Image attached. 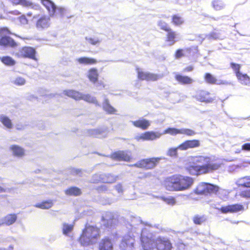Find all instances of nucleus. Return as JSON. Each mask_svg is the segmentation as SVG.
I'll return each mask as SVG.
<instances>
[{
  "label": "nucleus",
  "instance_id": "obj_1",
  "mask_svg": "<svg viewBox=\"0 0 250 250\" xmlns=\"http://www.w3.org/2000/svg\"><path fill=\"white\" fill-rule=\"evenodd\" d=\"M210 158L208 156H195L193 161L186 167L187 171L191 175L205 174L219 169L221 164L210 163Z\"/></svg>",
  "mask_w": 250,
  "mask_h": 250
},
{
  "label": "nucleus",
  "instance_id": "obj_2",
  "mask_svg": "<svg viewBox=\"0 0 250 250\" xmlns=\"http://www.w3.org/2000/svg\"><path fill=\"white\" fill-rule=\"evenodd\" d=\"M194 183L193 178L181 174H174L164 181V187L169 191H181L190 188Z\"/></svg>",
  "mask_w": 250,
  "mask_h": 250
},
{
  "label": "nucleus",
  "instance_id": "obj_3",
  "mask_svg": "<svg viewBox=\"0 0 250 250\" xmlns=\"http://www.w3.org/2000/svg\"><path fill=\"white\" fill-rule=\"evenodd\" d=\"M101 237L100 229L96 225L86 224L78 238V242L84 247L96 244Z\"/></svg>",
  "mask_w": 250,
  "mask_h": 250
},
{
  "label": "nucleus",
  "instance_id": "obj_4",
  "mask_svg": "<svg viewBox=\"0 0 250 250\" xmlns=\"http://www.w3.org/2000/svg\"><path fill=\"white\" fill-rule=\"evenodd\" d=\"M12 34L7 27H0V46L4 47L15 48L18 46L17 42L9 36Z\"/></svg>",
  "mask_w": 250,
  "mask_h": 250
},
{
  "label": "nucleus",
  "instance_id": "obj_5",
  "mask_svg": "<svg viewBox=\"0 0 250 250\" xmlns=\"http://www.w3.org/2000/svg\"><path fill=\"white\" fill-rule=\"evenodd\" d=\"M219 190L217 186L207 183H201L197 186L193 192L198 195L207 196L217 193Z\"/></svg>",
  "mask_w": 250,
  "mask_h": 250
},
{
  "label": "nucleus",
  "instance_id": "obj_6",
  "mask_svg": "<svg viewBox=\"0 0 250 250\" xmlns=\"http://www.w3.org/2000/svg\"><path fill=\"white\" fill-rule=\"evenodd\" d=\"M161 157H151L142 159L133 164L132 166L145 170L155 168L159 164Z\"/></svg>",
  "mask_w": 250,
  "mask_h": 250
},
{
  "label": "nucleus",
  "instance_id": "obj_7",
  "mask_svg": "<svg viewBox=\"0 0 250 250\" xmlns=\"http://www.w3.org/2000/svg\"><path fill=\"white\" fill-rule=\"evenodd\" d=\"M158 25L160 29L167 32L166 42L170 45H173L177 41L176 32L173 31L170 26L164 21H159Z\"/></svg>",
  "mask_w": 250,
  "mask_h": 250
},
{
  "label": "nucleus",
  "instance_id": "obj_8",
  "mask_svg": "<svg viewBox=\"0 0 250 250\" xmlns=\"http://www.w3.org/2000/svg\"><path fill=\"white\" fill-rule=\"evenodd\" d=\"M35 48L29 46H22L19 48L15 56L19 58H28L37 61Z\"/></svg>",
  "mask_w": 250,
  "mask_h": 250
},
{
  "label": "nucleus",
  "instance_id": "obj_9",
  "mask_svg": "<svg viewBox=\"0 0 250 250\" xmlns=\"http://www.w3.org/2000/svg\"><path fill=\"white\" fill-rule=\"evenodd\" d=\"M141 245L144 250H152L155 247V239L150 233L143 231L141 235Z\"/></svg>",
  "mask_w": 250,
  "mask_h": 250
},
{
  "label": "nucleus",
  "instance_id": "obj_10",
  "mask_svg": "<svg viewBox=\"0 0 250 250\" xmlns=\"http://www.w3.org/2000/svg\"><path fill=\"white\" fill-rule=\"evenodd\" d=\"M109 157L116 161H123L128 162L132 160L131 153L127 150H117L111 153Z\"/></svg>",
  "mask_w": 250,
  "mask_h": 250
},
{
  "label": "nucleus",
  "instance_id": "obj_11",
  "mask_svg": "<svg viewBox=\"0 0 250 250\" xmlns=\"http://www.w3.org/2000/svg\"><path fill=\"white\" fill-rule=\"evenodd\" d=\"M245 210L244 206L241 204H233L227 206H222L219 210L222 213H234L242 212Z\"/></svg>",
  "mask_w": 250,
  "mask_h": 250
},
{
  "label": "nucleus",
  "instance_id": "obj_12",
  "mask_svg": "<svg viewBox=\"0 0 250 250\" xmlns=\"http://www.w3.org/2000/svg\"><path fill=\"white\" fill-rule=\"evenodd\" d=\"M155 248L156 250H171L173 247L168 239L159 236L155 239Z\"/></svg>",
  "mask_w": 250,
  "mask_h": 250
},
{
  "label": "nucleus",
  "instance_id": "obj_13",
  "mask_svg": "<svg viewBox=\"0 0 250 250\" xmlns=\"http://www.w3.org/2000/svg\"><path fill=\"white\" fill-rule=\"evenodd\" d=\"M161 134L152 131H146L136 137L137 141H153L159 138Z\"/></svg>",
  "mask_w": 250,
  "mask_h": 250
},
{
  "label": "nucleus",
  "instance_id": "obj_14",
  "mask_svg": "<svg viewBox=\"0 0 250 250\" xmlns=\"http://www.w3.org/2000/svg\"><path fill=\"white\" fill-rule=\"evenodd\" d=\"M210 95L209 92L201 90L197 92L195 98L199 102L209 103L214 100L212 98L210 97Z\"/></svg>",
  "mask_w": 250,
  "mask_h": 250
},
{
  "label": "nucleus",
  "instance_id": "obj_15",
  "mask_svg": "<svg viewBox=\"0 0 250 250\" xmlns=\"http://www.w3.org/2000/svg\"><path fill=\"white\" fill-rule=\"evenodd\" d=\"M200 146V141L198 140L194 139L185 141L180 144L178 146V148L181 150H185L189 148L197 147Z\"/></svg>",
  "mask_w": 250,
  "mask_h": 250
},
{
  "label": "nucleus",
  "instance_id": "obj_16",
  "mask_svg": "<svg viewBox=\"0 0 250 250\" xmlns=\"http://www.w3.org/2000/svg\"><path fill=\"white\" fill-rule=\"evenodd\" d=\"M134 238L130 235L125 236L121 241L120 248L123 250H129L133 247Z\"/></svg>",
  "mask_w": 250,
  "mask_h": 250
},
{
  "label": "nucleus",
  "instance_id": "obj_17",
  "mask_svg": "<svg viewBox=\"0 0 250 250\" xmlns=\"http://www.w3.org/2000/svg\"><path fill=\"white\" fill-rule=\"evenodd\" d=\"M174 78L176 82L181 85H190L194 82L193 79L190 77L179 73L176 74Z\"/></svg>",
  "mask_w": 250,
  "mask_h": 250
},
{
  "label": "nucleus",
  "instance_id": "obj_18",
  "mask_svg": "<svg viewBox=\"0 0 250 250\" xmlns=\"http://www.w3.org/2000/svg\"><path fill=\"white\" fill-rule=\"evenodd\" d=\"M113 245L111 240L105 237L103 238L99 244V250H113Z\"/></svg>",
  "mask_w": 250,
  "mask_h": 250
},
{
  "label": "nucleus",
  "instance_id": "obj_19",
  "mask_svg": "<svg viewBox=\"0 0 250 250\" xmlns=\"http://www.w3.org/2000/svg\"><path fill=\"white\" fill-rule=\"evenodd\" d=\"M132 124L135 127L141 128L142 130L147 129L150 125L149 121L144 118L132 121Z\"/></svg>",
  "mask_w": 250,
  "mask_h": 250
},
{
  "label": "nucleus",
  "instance_id": "obj_20",
  "mask_svg": "<svg viewBox=\"0 0 250 250\" xmlns=\"http://www.w3.org/2000/svg\"><path fill=\"white\" fill-rule=\"evenodd\" d=\"M10 150L11 151L14 156L21 158L25 155V150L22 147L17 145H12L10 146Z\"/></svg>",
  "mask_w": 250,
  "mask_h": 250
},
{
  "label": "nucleus",
  "instance_id": "obj_21",
  "mask_svg": "<svg viewBox=\"0 0 250 250\" xmlns=\"http://www.w3.org/2000/svg\"><path fill=\"white\" fill-rule=\"evenodd\" d=\"M50 19L46 16L41 17L36 22V26L39 29H44L49 26Z\"/></svg>",
  "mask_w": 250,
  "mask_h": 250
},
{
  "label": "nucleus",
  "instance_id": "obj_22",
  "mask_svg": "<svg viewBox=\"0 0 250 250\" xmlns=\"http://www.w3.org/2000/svg\"><path fill=\"white\" fill-rule=\"evenodd\" d=\"M17 218V214L11 213L5 216L1 220L3 225L10 226L16 222Z\"/></svg>",
  "mask_w": 250,
  "mask_h": 250
},
{
  "label": "nucleus",
  "instance_id": "obj_23",
  "mask_svg": "<svg viewBox=\"0 0 250 250\" xmlns=\"http://www.w3.org/2000/svg\"><path fill=\"white\" fill-rule=\"evenodd\" d=\"M101 177L102 183L106 184L114 183L118 178V176H116L111 173L103 174Z\"/></svg>",
  "mask_w": 250,
  "mask_h": 250
},
{
  "label": "nucleus",
  "instance_id": "obj_24",
  "mask_svg": "<svg viewBox=\"0 0 250 250\" xmlns=\"http://www.w3.org/2000/svg\"><path fill=\"white\" fill-rule=\"evenodd\" d=\"M41 3L47 9L50 15H53L55 14L56 6L52 1L50 0H41Z\"/></svg>",
  "mask_w": 250,
  "mask_h": 250
},
{
  "label": "nucleus",
  "instance_id": "obj_25",
  "mask_svg": "<svg viewBox=\"0 0 250 250\" xmlns=\"http://www.w3.org/2000/svg\"><path fill=\"white\" fill-rule=\"evenodd\" d=\"M204 79L206 83L209 84H220L224 83L223 82L218 83L217 79L209 73H206L204 74Z\"/></svg>",
  "mask_w": 250,
  "mask_h": 250
},
{
  "label": "nucleus",
  "instance_id": "obj_26",
  "mask_svg": "<svg viewBox=\"0 0 250 250\" xmlns=\"http://www.w3.org/2000/svg\"><path fill=\"white\" fill-rule=\"evenodd\" d=\"M64 193L69 196H78L82 194L81 189L77 187H70L65 190Z\"/></svg>",
  "mask_w": 250,
  "mask_h": 250
},
{
  "label": "nucleus",
  "instance_id": "obj_27",
  "mask_svg": "<svg viewBox=\"0 0 250 250\" xmlns=\"http://www.w3.org/2000/svg\"><path fill=\"white\" fill-rule=\"evenodd\" d=\"M77 61L80 64L84 65H92L98 62L96 59L87 57H80L77 59Z\"/></svg>",
  "mask_w": 250,
  "mask_h": 250
},
{
  "label": "nucleus",
  "instance_id": "obj_28",
  "mask_svg": "<svg viewBox=\"0 0 250 250\" xmlns=\"http://www.w3.org/2000/svg\"><path fill=\"white\" fill-rule=\"evenodd\" d=\"M88 78L90 82L95 83L98 80L99 74L97 69L95 68H92L88 70Z\"/></svg>",
  "mask_w": 250,
  "mask_h": 250
},
{
  "label": "nucleus",
  "instance_id": "obj_29",
  "mask_svg": "<svg viewBox=\"0 0 250 250\" xmlns=\"http://www.w3.org/2000/svg\"><path fill=\"white\" fill-rule=\"evenodd\" d=\"M63 93L75 100H80L82 99V93L74 90H65L63 91Z\"/></svg>",
  "mask_w": 250,
  "mask_h": 250
},
{
  "label": "nucleus",
  "instance_id": "obj_30",
  "mask_svg": "<svg viewBox=\"0 0 250 250\" xmlns=\"http://www.w3.org/2000/svg\"><path fill=\"white\" fill-rule=\"evenodd\" d=\"M53 205V202L51 200L43 201L36 204L35 207L42 209H47L51 208Z\"/></svg>",
  "mask_w": 250,
  "mask_h": 250
},
{
  "label": "nucleus",
  "instance_id": "obj_31",
  "mask_svg": "<svg viewBox=\"0 0 250 250\" xmlns=\"http://www.w3.org/2000/svg\"><path fill=\"white\" fill-rule=\"evenodd\" d=\"M207 218L205 215L196 214L192 217V221L195 225H201L207 221Z\"/></svg>",
  "mask_w": 250,
  "mask_h": 250
},
{
  "label": "nucleus",
  "instance_id": "obj_32",
  "mask_svg": "<svg viewBox=\"0 0 250 250\" xmlns=\"http://www.w3.org/2000/svg\"><path fill=\"white\" fill-rule=\"evenodd\" d=\"M236 76L242 84L248 85L250 83V77L247 74H243L241 72Z\"/></svg>",
  "mask_w": 250,
  "mask_h": 250
},
{
  "label": "nucleus",
  "instance_id": "obj_33",
  "mask_svg": "<svg viewBox=\"0 0 250 250\" xmlns=\"http://www.w3.org/2000/svg\"><path fill=\"white\" fill-rule=\"evenodd\" d=\"M171 22L175 26H180L184 23V20L181 16L175 14L171 17Z\"/></svg>",
  "mask_w": 250,
  "mask_h": 250
},
{
  "label": "nucleus",
  "instance_id": "obj_34",
  "mask_svg": "<svg viewBox=\"0 0 250 250\" xmlns=\"http://www.w3.org/2000/svg\"><path fill=\"white\" fill-rule=\"evenodd\" d=\"M0 61L5 65L13 66L16 63L15 61L10 56H3L0 58Z\"/></svg>",
  "mask_w": 250,
  "mask_h": 250
},
{
  "label": "nucleus",
  "instance_id": "obj_35",
  "mask_svg": "<svg viewBox=\"0 0 250 250\" xmlns=\"http://www.w3.org/2000/svg\"><path fill=\"white\" fill-rule=\"evenodd\" d=\"M103 107L104 110L109 114H114L116 112V110L109 104L107 100L105 101Z\"/></svg>",
  "mask_w": 250,
  "mask_h": 250
},
{
  "label": "nucleus",
  "instance_id": "obj_36",
  "mask_svg": "<svg viewBox=\"0 0 250 250\" xmlns=\"http://www.w3.org/2000/svg\"><path fill=\"white\" fill-rule=\"evenodd\" d=\"M0 121L7 128L10 129L13 126L11 121L8 117L3 115L1 116L0 117Z\"/></svg>",
  "mask_w": 250,
  "mask_h": 250
},
{
  "label": "nucleus",
  "instance_id": "obj_37",
  "mask_svg": "<svg viewBox=\"0 0 250 250\" xmlns=\"http://www.w3.org/2000/svg\"><path fill=\"white\" fill-rule=\"evenodd\" d=\"M74 225L63 223L62 225V233L65 235H68L73 229Z\"/></svg>",
  "mask_w": 250,
  "mask_h": 250
},
{
  "label": "nucleus",
  "instance_id": "obj_38",
  "mask_svg": "<svg viewBox=\"0 0 250 250\" xmlns=\"http://www.w3.org/2000/svg\"><path fill=\"white\" fill-rule=\"evenodd\" d=\"M239 185L243 187L250 188V177L245 176L239 180Z\"/></svg>",
  "mask_w": 250,
  "mask_h": 250
},
{
  "label": "nucleus",
  "instance_id": "obj_39",
  "mask_svg": "<svg viewBox=\"0 0 250 250\" xmlns=\"http://www.w3.org/2000/svg\"><path fill=\"white\" fill-rule=\"evenodd\" d=\"M181 133V129H178L174 127H168L165 129L163 134H168L171 135H176L177 134H179Z\"/></svg>",
  "mask_w": 250,
  "mask_h": 250
},
{
  "label": "nucleus",
  "instance_id": "obj_40",
  "mask_svg": "<svg viewBox=\"0 0 250 250\" xmlns=\"http://www.w3.org/2000/svg\"><path fill=\"white\" fill-rule=\"evenodd\" d=\"M181 134H183L188 136H192L196 134L195 130L190 128H181Z\"/></svg>",
  "mask_w": 250,
  "mask_h": 250
},
{
  "label": "nucleus",
  "instance_id": "obj_41",
  "mask_svg": "<svg viewBox=\"0 0 250 250\" xmlns=\"http://www.w3.org/2000/svg\"><path fill=\"white\" fill-rule=\"evenodd\" d=\"M163 75L148 72L147 81H156L162 78Z\"/></svg>",
  "mask_w": 250,
  "mask_h": 250
},
{
  "label": "nucleus",
  "instance_id": "obj_42",
  "mask_svg": "<svg viewBox=\"0 0 250 250\" xmlns=\"http://www.w3.org/2000/svg\"><path fill=\"white\" fill-rule=\"evenodd\" d=\"M81 100H84L88 103H97L96 99L89 94L83 95V94H82Z\"/></svg>",
  "mask_w": 250,
  "mask_h": 250
},
{
  "label": "nucleus",
  "instance_id": "obj_43",
  "mask_svg": "<svg viewBox=\"0 0 250 250\" xmlns=\"http://www.w3.org/2000/svg\"><path fill=\"white\" fill-rule=\"evenodd\" d=\"M102 174H95L93 175L90 182L92 184H99L102 183Z\"/></svg>",
  "mask_w": 250,
  "mask_h": 250
},
{
  "label": "nucleus",
  "instance_id": "obj_44",
  "mask_svg": "<svg viewBox=\"0 0 250 250\" xmlns=\"http://www.w3.org/2000/svg\"><path fill=\"white\" fill-rule=\"evenodd\" d=\"M114 217H112L109 219H105L104 218H102V220L104 221V226L106 228H110L114 225Z\"/></svg>",
  "mask_w": 250,
  "mask_h": 250
},
{
  "label": "nucleus",
  "instance_id": "obj_45",
  "mask_svg": "<svg viewBox=\"0 0 250 250\" xmlns=\"http://www.w3.org/2000/svg\"><path fill=\"white\" fill-rule=\"evenodd\" d=\"M230 66L233 70L234 71L235 75H237L240 72L241 65L239 64L235 63L234 62H231L230 63Z\"/></svg>",
  "mask_w": 250,
  "mask_h": 250
},
{
  "label": "nucleus",
  "instance_id": "obj_46",
  "mask_svg": "<svg viewBox=\"0 0 250 250\" xmlns=\"http://www.w3.org/2000/svg\"><path fill=\"white\" fill-rule=\"evenodd\" d=\"M212 7L216 10L221 9L222 7V3L220 0H214L212 2Z\"/></svg>",
  "mask_w": 250,
  "mask_h": 250
},
{
  "label": "nucleus",
  "instance_id": "obj_47",
  "mask_svg": "<svg viewBox=\"0 0 250 250\" xmlns=\"http://www.w3.org/2000/svg\"><path fill=\"white\" fill-rule=\"evenodd\" d=\"M13 4L17 5L21 4L24 6L29 5V2L26 0H9Z\"/></svg>",
  "mask_w": 250,
  "mask_h": 250
},
{
  "label": "nucleus",
  "instance_id": "obj_48",
  "mask_svg": "<svg viewBox=\"0 0 250 250\" xmlns=\"http://www.w3.org/2000/svg\"><path fill=\"white\" fill-rule=\"evenodd\" d=\"M148 72H144L142 71H139L137 73L138 78L142 81H147Z\"/></svg>",
  "mask_w": 250,
  "mask_h": 250
},
{
  "label": "nucleus",
  "instance_id": "obj_49",
  "mask_svg": "<svg viewBox=\"0 0 250 250\" xmlns=\"http://www.w3.org/2000/svg\"><path fill=\"white\" fill-rule=\"evenodd\" d=\"M13 83L17 85H22L25 84V80L21 77H17L14 81Z\"/></svg>",
  "mask_w": 250,
  "mask_h": 250
},
{
  "label": "nucleus",
  "instance_id": "obj_50",
  "mask_svg": "<svg viewBox=\"0 0 250 250\" xmlns=\"http://www.w3.org/2000/svg\"><path fill=\"white\" fill-rule=\"evenodd\" d=\"M240 197L245 198H250V189L243 190L239 193Z\"/></svg>",
  "mask_w": 250,
  "mask_h": 250
},
{
  "label": "nucleus",
  "instance_id": "obj_51",
  "mask_svg": "<svg viewBox=\"0 0 250 250\" xmlns=\"http://www.w3.org/2000/svg\"><path fill=\"white\" fill-rule=\"evenodd\" d=\"M178 147L176 148H170L168 149L167 152V154L168 156L171 157H176L177 155V149Z\"/></svg>",
  "mask_w": 250,
  "mask_h": 250
},
{
  "label": "nucleus",
  "instance_id": "obj_52",
  "mask_svg": "<svg viewBox=\"0 0 250 250\" xmlns=\"http://www.w3.org/2000/svg\"><path fill=\"white\" fill-rule=\"evenodd\" d=\"M163 200L167 204L170 205H174L176 203L175 199L174 197L163 198Z\"/></svg>",
  "mask_w": 250,
  "mask_h": 250
},
{
  "label": "nucleus",
  "instance_id": "obj_53",
  "mask_svg": "<svg viewBox=\"0 0 250 250\" xmlns=\"http://www.w3.org/2000/svg\"><path fill=\"white\" fill-rule=\"evenodd\" d=\"M185 56L184 53V50L182 49H177L175 53V57L176 59H179Z\"/></svg>",
  "mask_w": 250,
  "mask_h": 250
},
{
  "label": "nucleus",
  "instance_id": "obj_54",
  "mask_svg": "<svg viewBox=\"0 0 250 250\" xmlns=\"http://www.w3.org/2000/svg\"><path fill=\"white\" fill-rule=\"evenodd\" d=\"M208 37L209 39H213V40H217V39H221L219 33L215 32H212L210 33L208 35Z\"/></svg>",
  "mask_w": 250,
  "mask_h": 250
},
{
  "label": "nucleus",
  "instance_id": "obj_55",
  "mask_svg": "<svg viewBox=\"0 0 250 250\" xmlns=\"http://www.w3.org/2000/svg\"><path fill=\"white\" fill-rule=\"evenodd\" d=\"M86 39L88 42L92 45H96L100 42V41L98 39L91 38H86Z\"/></svg>",
  "mask_w": 250,
  "mask_h": 250
},
{
  "label": "nucleus",
  "instance_id": "obj_56",
  "mask_svg": "<svg viewBox=\"0 0 250 250\" xmlns=\"http://www.w3.org/2000/svg\"><path fill=\"white\" fill-rule=\"evenodd\" d=\"M82 171V169H74L72 172L73 175L81 176Z\"/></svg>",
  "mask_w": 250,
  "mask_h": 250
},
{
  "label": "nucleus",
  "instance_id": "obj_57",
  "mask_svg": "<svg viewBox=\"0 0 250 250\" xmlns=\"http://www.w3.org/2000/svg\"><path fill=\"white\" fill-rule=\"evenodd\" d=\"M242 149L245 151H250V143H246L243 145Z\"/></svg>",
  "mask_w": 250,
  "mask_h": 250
},
{
  "label": "nucleus",
  "instance_id": "obj_58",
  "mask_svg": "<svg viewBox=\"0 0 250 250\" xmlns=\"http://www.w3.org/2000/svg\"><path fill=\"white\" fill-rule=\"evenodd\" d=\"M115 189L118 192H122L123 191V187L120 184H119L115 186Z\"/></svg>",
  "mask_w": 250,
  "mask_h": 250
},
{
  "label": "nucleus",
  "instance_id": "obj_59",
  "mask_svg": "<svg viewBox=\"0 0 250 250\" xmlns=\"http://www.w3.org/2000/svg\"><path fill=\"white\" fill-rule=\"evenodd\" d=\"M193 70V67L191 65H189L183 69L184 72H191Z\"/></svg>",
  "mask_w": 250,
  "mask_h": 250
},
{
  "label": "nucleus",
  "instance_id": "obj_60",
  "mask_svg": "<svg viewBox=\"0 0 250 250\" xmlns=\"http://www.w3.org/2000/svg\"><path fill=\"white\" fill-rule=\"evenodd\" d=\"M20 20L21 21H22L23 22L27 23L28 21L24 16H22L20 17Z\"/></svg>",
  "mask_w": 250,
  "mask_h": 250
},
{
  "label": "nucleus",
  "instance_id": "obj_61",
  "mask_svg": "<svg viewBox=\"0 0 250 250\" xmlns=\"http://www.w3.org/2000/svg\"><path fill=\"white\" fill-rule=\"evenodd\" d=\"M14 249V247L12 245H10L9 246L8 248L6 250H13ZM4 250H6L5 249H4Z\"/></svg>",
  "mask_w": 250,
  "mask_h": 250
},
{
  "label": "nucleus",
  "instance_id": "obj_62",
  "mask_svg": "<svg viewBox=\"0 0 250 250\" xmlns=\"http://www.w3.org/2000/svg\"><path fill=\"white\" fill-rule=\"evenodd\" d=\"M151 174L150 173H146L145 175V177H147L150 176Z\"/></svg>",
  "mask_w": 250,
  "mask_h": 250
},
{
  "label": "nucleus",
  "instance_id": "obj_63",
  "mask_svg": "<svg viewBox=\"0 0 250 250\" xmlns=\"http://www.w3.org/2000/svg\"><path fill=\"white\" fill-rule=\"evenodd\" d=\"M3 225V223L1 219H0V226Z\"/></svg>",
  "mask_w": 250,
  "mask_h": 250
},
{
  "label": "nucleus",
  "instance_id": "obj_64",
  "mask_svg": "<svg viewBox=\"0 0 250 250\" xmlns=\"http://www.w3.org/2000/svg\"><path fill=\"white\" fill-rule=\"evenodd\" d=\"M3 191V189L2 188H1V187H0V192H2Z\"/></svg>",
  "mask_w": 250,
  "mask_h": 250
}]
</instances>
